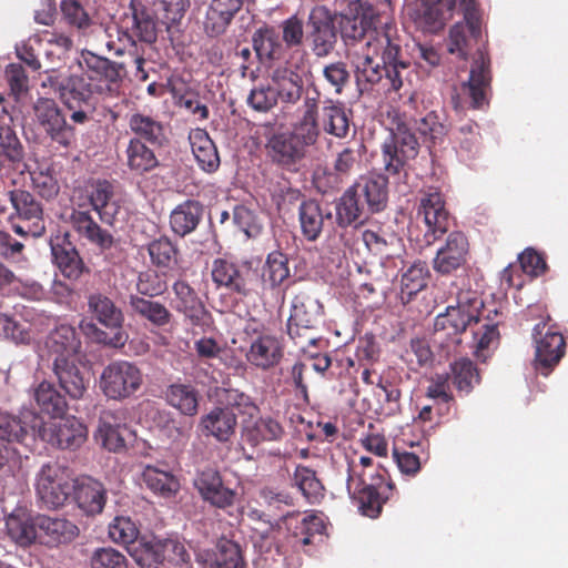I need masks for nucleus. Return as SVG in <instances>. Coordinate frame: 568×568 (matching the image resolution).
Returning <instances> with one entry per match:
<instances>
[{
  "label": "nucleus",
  "mask_w": 568,
  "mask_h": 568,
  "mask_svg": "<svg viewBox=\"0 0 568 568\" xmlns=\"http://www.w3.org/2000/svg\"><path fill=\"white\" fill-rule=\"evenodd\" d=\"M342 38L349 50L358 49L359 41L373 40L376 47H383L382 59L386 64V79L390 88L398 91L407 74L408 64L400 60V39L396 27L390 22L381 23L379 16L371 8L356 10L354 14H345L341 22Z\"/></svg>",
  "instance_id": "f257e3e1"
},
{
  "label": "nucleus",
  "mask_w": 568,
  "mask_h": 568,
  "mask_svg": "<svg viewBox=\"0 0 568 568\" xmlns=\"http://www.w3.org/2000/svg\"><path fill=\"white\" fill-rule=\"evenodd\" d=\"M458 8L464 14V21L455 23L449 30L448 51L460 58L467 55L469 33L473 38L480 34V19L475 7V0H423L422 19L429 32H437L453 17Z\"/></svg>",
  "instance_id": "f03ea898"
},
{
  "label": "nucleus",
  "mask_w": 568,
  "mask_h": 568,
  "mask_svg": "<svg viewBox=\"0 0 568 568\" xmlns=\"http://www.w3.org/2000/svg\"><path fill=\"white\" fill-rule=\"evenodd\" d=\"M480 300L474 292H462L456 305H449L446 312L438 314L434 324V342L450 352L452 346L462 343L460 335L467 327L478 323Z\"/></svg>",
  "instance_id": "7ed1b4c3"
},
{
  "label": "nucleus",
  "mask_w": 568,
  "mask_h": 568,
  "mask_svg": "<svg viewBox=\"0 0 568 568\" xmlns=\"http://www.w3.org/2000/svg\"><path fill=\"white\" fill-rule=\"evenodd\" d=\"M77 487L73 471L57 462L42 465L36 475L34 489L39 501L49 509L63 507Z\"/></svg>",
  "instance_id": "20e7f679"
},
{
  "label": "nucleus",
  "mask_w": 568,
  "mask_h": 568,
  "mask_svg": "<svg viewBox=\"0 0 568 568\" xmlns=\"http://www.w3.org/2000/svg\"><path fill=\"white\" fill-rule=\"evenodd\" d=\"M142 383V372L135 364L114 361L103 368L99 386L109 399L123 400L134 395Z\"/></svg>",
  "instance_id": "39448f33"
},
{
  "label": "nucleus",
  "mask_w": 568,
  "mask_h": 568,
  "mask_svg": "<svg viewBox=\"0 0 568 568\" xmlns=\"http://www.w3.org/2000/svg\"><path fill=\"white\" fill-rule=\"evenodd\" d=\"M418 142L405 124H397L390 130L382 144V162L390 175L399 174L408 162L418 154Z\"/></svg>",
  "instance_id": "423d86ee"
},
{
  "label": "nucleus",
  "mask_w": 568,
  "mask_h": 568,
  "mask_svg": "<svg viewBox=\"0 0 568 568\" xmlns=\"http://www.w3.org/2000/svg\"><path fill=\"white\" fill-rule=\"evenodd\" d=\"M88 305L89 311L99 323L105 327L116 329L112 336H109L93 324L87 325V328L93 331L95 341L115 348L122 347L128 341V335L121 329L124 320L121 310L114 305L111 298L101 293L91 294Z\"/></svg>",
  "instance_id": "0eeeda50"
},
{
  "label": "nucleus",
  "mask_w": 568,
  "mask_h": 568,
  "mask_svg": "<svg viewBox=\"0 0 568 568\" xmlns=\"http://www.w3.org/2000/svg\"><path fill=\"white\" fill-rule=\"evenodd\" d=\"M30 429L37 433L42 440L62 449H75L87 439V427L75 417L52 419L43 423L33 417Z\"/></svg>",
  "instance_id": "6e6552de"
},
{
  "label": "nucleus",
  "mask_w": 568,
  "mask_h": 568,
  "mask_svg": "<svg viewBox=\"0 0 568 568\" xmlns=\"http://www.w3.org/2000/svg\"><path fill=\"white\" fill-rule=\"evenodd\" d=\"M41 87L52 89L70 109L81 103H88L95 92L94 85L82 75L61 72L53 67L44 71Z\"/></svg>",
  "instance_id": "1a4fd4ad"
},
{
  "label": "nucleus",
  "mask_w": 568,
  "mask_h": 568,
  "mask_svg": "<svg viewBox=\"0 0 568 568\" xmlns=\"http://www.w3.org/2000/svg\"><path fill=\"white\" fill-rule=\"evenodd\" d=\"M306 39L316 58H326L335 49L337 31L331 11L324 6L314 7L307 18Z\"/></svg>",
  "instance_id": "9d476101"
},
{
  "label": "nucleus",
  "mask_w": 568,
  "mask_h": 568,
  "mask_svg": "<svg viewBox=\"0 0 568 568\" xmlns=\"http://www.w3.org/2000/svg\"><path fill=\"white\" fill-rule=\"evenodd\" d=\"M33 118L50 139L61 146H69L73 139V128L53 99L39 98L32 105Z\"/></svg>",
  "instance_id": "9b49d317"
},
{
  "label": "nucleus",
  "mask_w": 568,
  "mask_h": 568,
  "mask_svg": "<svg viewBox=\"0 0 568 568\" xmlns=\"http://www.w3.org/2000/svg\"><path fill=\"white\" fill-rule=\"evenodd\" d=\"M80 67L88 73L90 80L98 81L94 90L99 94L113 95L116 84L123 77V65L98 55L89 50H83L79 59Z\"/></svg>",
  "instance_id": "f8f14e48"
},
{
  "label": "nucleus",
  "mask_w": 568,
  "mask_h": 568,
  "mask_svg": "<svg viewBox=\"0 0 568 568\" xmlns=\"http://www.w3.org/2000/svg\"><path fill=\"white\" fill-rule=\"evenodd\" d=\"M130 437L124 410L108 409L101 413L94 438L102 447L114 453L121 452L125 449Z\"/></svg>",
  "instance_id": "ddd939ff"
},
{
  "label": "nucleus",
  "mask_w": 568,
  "mask_h": 568,
  "mask_svg": "<svg viewBox=\"0 0 568 568\" xmlns=\"http://www.w3.org/2000/svg\"><path fill=\"white\" fill-rule=\"evenodd\" d=\"M536 344V365L544 375L557 365L565 353V339L558 332L547 328L545 323H539L534 328Z\"/></svg>",
  "instance_id": "4468645a"
},
{
  "label": "nucleus",
  "mask_w": 568,
  "mask_h": 568,
  "mask_svg": "<svg viewBox=\"0 0 568 568\" xmlns=\"http://www.w3.org/2000/svg\"><path fill=\"white\" fill-rule=\"evenodd\" d=\"M383 47H376L373 40L366 41L361 49L349 50L347 57L355 70L356 79L358 82L365 81L367 83H377L386 72V64L383 67L374 60V57L381 52L383 54ZM382 61H384L382 59Z\"/></svg>",
  "instance_id": "2eb2a0df"
},
{
  "label": "nucleus",
  "mask_w": 568,
  "mask_h": 568,
  "mask_svg": "<svg viewBox=\"0 0 568 568\" xmlns=\"http://www.w3.org/2000/svg\"><path fill=\"white\" fill-rule=\"evenodd\" d=\"M80 339L75 329L70 325H60L54 328L45 339L48 356L52 358L53 366L60 359L63 363L80 361Z\"/></svg>",
  "instance_id": "dca6fc26"
},
{
  "label": "nucleus",
  "mask_w": 568,
  "mask_h": 568,
  "mask_svg": "<svg viewBox=\"0 0 568 568\" xmlns=\"http://www.w3.org/2000/svg\"><path fill=\"white\" fill-rule=\"evenodd\" d=\"M418 214L423 215L427 226L426 239L428 243L447 232L448 213L444 201L437 191H429L420 199Z\"/></svg>",
  "instance_id": "f3484780"
},
{
  "label": "nucleus",
  "mask_w": 568,
  "mask_h": 568,
  "mask_svg": "<svg viewBox=\"0 0 568 568\" xmlns=\"http://www.w3.org/2000/svg\"><path fill=\"white\" fill-rule=\"evenodd\" d=\"M246 1L247 0H211L203 21L204 32L209 37H217L225 33Z\"/></svg>",
  "instance_id": "a211bd4d"
},
{
  "label": "nucleus",
  "mask_w": 568,
  "mask_h": 568,
  "mask_svg": "<svg viewBox=\"0 0 568 568\" xmlns=\"http://www.w3.org/2000/svg\"><path fill=\"white\" fill-rule=\"evenodd\" d=\"M270 78L271 85L282 103L295 104L301 99L303 78L297 65H277L272 70Z\"/></svg>",
  "instance_id": "6ab92c4d"
},
{
  "label": "nucleus",
  "mask_w": 568,
  "mask_h": 568,
  "mask_svg": "<svg viewBox=\"0 0 568 568\" xmlns=\"http://www.w3.org/2000/svg\"><path fill=\"white\" fill-rule=\"evenodd\" d=\"M170 550L179 551V555L182 556L183 546L174 540L162 541L142 537L133 546L129 547L128 552L139 566L151 568L153 565L162 562Z\"/></svg>",
  "instance_id": "aec40b11"
},
{
  "label": "nucleus",
  "mask_w": 568,
  "mask_h": 568,
  "mask_svg": "<svg viewBox=\"0 0 568 568\" xmlns=\"http://www.w3.org/2000/svg\"><path fill=\"white\" fill-rule=\"evenodd\" d=\"M236 416L229 407H214L199 422L202 435L213 437L220 443L229 442L235 434Z\"/></svg>",
  "instance_id": "412c9836"
},
{
  "label": "nucleus",
  "mask_w": 568,
  "mask_h": 568,
  "mask_svg": "<svg viewBox=\"0 0 568 568\" xmlns=\"http://www.w3.org/2000/svg\"><path fill=\"white\" fill-rule=\"evenodd\" d=\"M467 252L466 236L460 232L450 233L445 245L437 251L434 270L440 274H450L465 264Z\"/></svg>",
  "instance_id": "4be33fe9"
},
{
  "label": "nucleus",
  "mask_w": 568,
  "mask_h": 568,
  "mask_svg": "<svg viewBox=\"0 0 568 568\" xmlns=\"http://www.w3.org/2000/svg\"><path fill=\"white\" fill-rule=\"evenodd\" d=\"M387 178L382 174H372L362 176L352 190L365 203L371 213L381 212L386 207L388 191Z\"/></svg>",
  "instance_id": "5701e85b"
},
{
  "label": "nucleus",
  "mask_w": 568,
  "mask_h": 568,
  "mask_svg": "<svg viewBox=\"0 0 568 568\" xmlns=\"http://www.w3.org/2000/svg\"><path fill=\"white\" fill-rule=\"evenodd\" d=\"M70 223L80 237L98 246L101 251L110 250L114 246L115 240L108 231L99 226L88 211L73 209L70 214Z\"/></svg>",
  "instance_id": "b1692460"
},
{
  "label": "nucleus",
  "mask_w": 568,
  "mask_h": 568,
  "mask_svg": "<svg viewBox=\"0 0 568 568\" xmlns=\"http://www.w3.org/2000/svg\"><path fill=\"white\" fill-rule=\"evenodd\" d=\"M283 356V348L277 337L262 334L255 337L246 353L247 362L256 368L266 371L276 366Z\"/></svg>",
  "instance_id": "393cba45"
},
{
  "label": "nucleus",
  "mask_w": 568,
  "mask_h": 568,
  "mask_svg": "<svg viewBox=\"0 0 568 568\" xmlns=\"http://www.w3.org/2000/svg\"><path fill=\"white\" fill-rule=\"evenodd\" d=\"M194 485L202 498L219 508H226L234 501V491L225 487L219 473L214 469L201 471Z\"/></svg>",
  "instance_id": "a878e982"
},
{
  "label": "nucleus",
  "mask_w": 568,
  "mask_h": 568,
  "mask_svg": "<svg viewBox=\"0 0 568 568\" xmlns=\"http://www.w3.org/2000/svg\"><path fill=\"white\" fill-rule=\"evenodd\" d=\"M266 149L273 162L288 170H295L297 163L306 155L288 132L273 134L267 141Z\"/></svg>",
  "instance_id": "bb28decb"
},
{
  "label": "nucleus",
  "mask_w": 568,
  "mask_h": 568,
  "mask_svg": "<svg viewBox=\"0 0 568 568\" xmlns=\"http://www.w3.org/2000/svg\"><path fill=\"white\" fill-rule=\"evenodd\" d=\"M174 307L183 313L193 324L204 325L207 323L209 313L194 290L184 281H176L173 284Z\"/></svg>",
  "instance_id": "cd10ccee"
},
{
  "label": "nucleus",
  "mask_w": 568,
  "mask_h": 568,
  "mask_svg": "<svg viewBox=\"0 0 568 568\" xmlns=\"http://www.w3.org/2000/svg\"><path fill=\"white\" fill-rule=\"evenodd\" d=\"M193 155L205 172H214L220 166V156L214 142L204 129H193L189 134Z\"/></svg>",
  "instance_id": "c85d7f7f"
},
{
  "label": "nucleus",
  "mask_w": 568,
  "mask_h": 568,
  "mask_svg": "<svg viewBox=\"0 0 568 568\" xmlns=\"http://www.w3.org/2000/svg\"><path fill=\"white\" fill-rule=\"evenodd\" d=\"M303 116L293 126L288 134L306 152V149L314 145L320 136L317 124V103L315 99L305 101Z\"/></svg>",
  "instance_id": "c756f323"
},
{
  "label": "nucleus",
  "mask_w": 568,
  "mask_h": 568,
  "mask_svg": "<svg viewBox=\"0 0 568 568\" xmlns=\"http://www.w3.org/2000/svg\"><path fill=\"white\" fill-rule=\"evenodd\" d=\"M7 534L19 546H29L39 537L36 521L24 509H17L6 519Z\"/></svg>",
  "instance_id": "7c9ffc66"
},
{
  "label": "nucleus",
  "mask_w": 568,
  "mask_h": 568,
  "mask_svg": "<svg viewBox=\"0 0 568 568\" xmlns=\"http://www.w3.org/2000/svg\"><path fill=\"white\" fill-rule=\"evenodd\" d=\"M89 202L100 219L113 224L120 213V205L113 195V187L106 181H98L89 192Z\"/></svg>",
  "instance_id": "2f4dec72"
},
{
  "label": "nucleus",
  "mask_w": 568,
  "mask_h": 568,
  "mask_svg": "<svg viewBox=\"0 0 568 568\" xmlns=\"http://www.w3.org/2000/svg\"><path fill=\"white\" fill-rule=\"evenodd\" d=\"M322 320L321 303L304 292L297 293L291 302V313L287 325L305 327L318 325Z\"/></svg>",
  "instance_id": "473e14b6"
},
{
  "label": "nucleus",
  "mask_w": 568,
  "mask_h": 568,
  "mask_svg": "<svg viewBox=\"0 0 568 568\" xmlns=\"http://www.w3.org/2000/svg\"><path fill=\"white\" fill-rule=\"evenodd\" d=\"M72 497L79 508L88 515L100 514L105 504V491L102 485L91 478H77Z\"/></svg>",
  "instance_id": "72a5a7b5"
},
{
  "label": "nucleus",
  "mask_w": 568,
  "mask_h": 568,
  "mask_svg": "<svg viewBox=\"0 0 568 568\" xmlns=\"http://www.w3.org/2000/svg\"><path fill=\"white\" fill-rule=\"evenodd\" d=\"M336 222L339 226H357L367 220L371 213L363 201L349 187L338 200L336 207Z\"/></svg>",
  "instance_id": "f704fd0d"
},
{
  "label": "nucleus",
  "mask_w": 568,
  "mask_h": 568,
  "mask_svg": "<svg viewBox=\"0 0 568 568\" xmlns=\"http://www.w3.org/2000/svg\"><path fill=\"white\" fill-rule=\"evenodd\" d=\"M32 397L39 409L52 419L62 417L67 410L64 397L51 382L42 381L37 384L32 388Z\"/></svg>",
  "instance_id": "c9c22d12"
},
{
  "label": "nucleus",
  "mask_w": 568,
  "mask_h": 568,
  "mask_svg": "<svg viewBox=\"0 0 568 568\" xmlns=\"http://www.w3.org/2000/svg\"><path fill=\"white\" fill-rule=\"evenodd\" d=\"M286 527L292 530L293 537L302 545L314 544L316 538L322 539L325 525L317 515L288 516L285 518Z\"/></svg>",
  "instance_id": "e433bc0d"
},
{
  "label": "nucleus",
  "mask_w": 568,
  "mask_h": 568,
  "mask_svg": "<svg viewBox=\"0 0 568 568\" xmlns=\"http://www.w3.org/2000/svg\"><path fill=\"white\" fill-rule=\"evenodd\" d=\"M80 361L63 363L62 359L53 366L54 373L61 387L74 399L82 398L87 390L89 379H87L77 366Z\"/></svg>",
  "instance_id": "4c0bfd02"
},
{
  "label": "nucleus",
  "mask_w": 568,
  "mask_h": 568,
  "mask_svg": "<svg viewBox=\"0 0 568 568\" xmlns=\"http://www.w3.org/2000/svg\"><path fill=\"white\" fill-rule=\"evenodd\" d=\"M142 480L152 493L163 498L173 497L180 489V481L171 471L153 465L143 468Z\"/></svg>",
  "instance_id": "58836bf2"
},
{
  "label": "nucleus",
  "mask_w": 568,
  "mask_h": 568,
  "mask_svg": "<svg viewBox=\"0 0 568 568\" xmlns=\"http://www.w3.org/2000/svg\"><path fill=\"white\" fill-rule=\"evenodd\" d=\"M39 537H47V542H67L79 535V528L65 518L38 517Z\"/></svg>",
  "instance_id": "ea45409f"
},
{
  "label": "nucleus",
  "mask_w": 568,
  "mask_h": 568,
  "mask_svg": "<svg viewBox=\"0 0 568 568\" xmlns=\"http://www.w3.org/2000/svg\"><path fill=\"white\" fill-rule=\"evenodd\" d=\"M202 211L201 204L196 201H186L180 204L170 216L172 231L180 236L190 234L196 229Z\"/></svg>",
  "instance_id": "a19ab883"
},
{
  "label": "nucleus",
  "mask_w": 568,
  "mask_h": 568,
  "mask_svg": "<svg viewBox=\"0 0 568 568\" xmlns=\"http://www.w3.org/2000/svg\"><path fill=\"white\" fill-rule=\"evenodd\" d=\"M151 262L159 268L169 272L183 270L180 263L178 247L168 237H160L152 241L148 246Z\"/></svg>",
  "instance_id": "79ce46f5"
},
{
  "label": "nucleus",
  "mask_w": 568,
  "mask_h": 568,
  "mask_svg": "<svg viewBox=\"0 0 568 568\" xmlns=\"http://www.w3.org/2000/svg\"><path fill=\"white\" fill-rule=\"evenodd\" d=\"M252 42L261 61L277 60L283 55V41L273 27H262L257 29L253 34Z\"/></svg>",
  "instance_id": "37998d69"
},
{
  "label": "nucleus",
  "mask_w": 568,
  "mask_h": 568,
  "mask_svg": "<svg viewBox=\"0 0 568 568\" xmlns=\"http://www.w3.org/2000/svg\"><path fill=\"white\" fill-rule=\"evenodd\" d=\"M51 250L55 264L61 273L69 280L77 281L88 271L80 254L71 243H67L65 245L52 244Z\"/></svg>",
  "instance_id": "c03bdc74"
},
{
  "label": "nucleus",
  "mask_w": 568,
  "mask_h": 568,
  "mask_svg": "<svg viewBox=\"0 0 568 568\" xmlns=\"http://www.w3.org/2000/svg\"><path fill=\"white\" fill-rule=\"evenodd\" d=\"M332 213L323 212L320 204L315 201L303 202L300 206V222L304 236L310 241H315L324 226V221L329 220Z\"/></svg>",
  "instance_id": "a18cd8bd"
},
{
  "label": "nucleus",
  "mask_w": 568,
  "mask_h": 568,
  "mask_svg": "<svg viewBox=\"0 0 568 568\" xmlns=\"http://www.w3.org/2000/svg\"><path fill=\"white\" fill-rule=\"evenodd\" d=\"M323 130L335 138L343 139L349 131V118L339 102L326 100L323 106Z\"/></svg>",
  "instance_id": "49530a36"
},
{
  "label": "nucleus",
  "mask_w": 568,
  "mask_h": 568,
  "mask_svg": "<svg viewBox=\"0 0 568 568\" xmlns=\"http://www.w3.org/2000/svg\"><path fill=\"white\" fill-rule=\"evenodd\" d=\"M283 434V427L271 417L258 418L255 422L246 423L243 428L244 440L253 446L264 440H278Z\"/></svg>",
  "instance_id": "de8ad7c7"
},
{
  "label": "nucleus",
  "mask_w": 568,
  "mask_h": 568,
  "mask_svg": "<svg viewBox=\"0 0 568 568\" xmlns=\"http://www.w3.org/2000/svg\"><path fill=\"white\" fill-rule=\"evenodd\" d=\"M168 403L185 416H194L199 409V393L190 385L174 384L165 392Z\"/></svg>",
  "instance_id": "09e8293b"
},
{
  "label": "nucleus",
  "mask_w": 568,
  "mask_h": 568,
  "mask_svg": "<svg viewBox=\"0 0 568 568\" xmlns=\"http://www.w3.org/2000/svg\"><path fill=\"white\" fill-rule=\"evenodd\" d=\"M211 273L212 280L217 286H224L236 293L245 292V281L234 263L217 258L213 262Z\"/></svg>",
  "instance_id": "8fccbe9b"
},
{
  "label": "nucleus",
  "mask_w": 568,
  "mask_h": 568,
  "mask_svg": "<svg viewBox=\"0 0 568 568\" xmlns=\"http://www.w3.org/2000/svg\"><path fill=\"white\" fill-rule=\"evenodd\" d=\"M128 124L132 133L150 143L160 144L164 139L162 123L148 114L134 112L129 116Z\"/></svg>",
  "instance_id": "3c124183"
},
{
  "label": "nucleus",
  "mask_w": 568,
  "mask_h": 568,
  "mask_svg": "<svg viewBox=\"0 0 568 568\" xmlns=\"http://www.w3.org/2000/svg\"><path fill=\"white\" fill-rule=\"evenodd\" d=\"M206 568H242L243 559L239 546L227 539L217 542L215 551L205 559Z\"/></svg>",
  "instance_id": "603ef678"
},
{
  "label": "nucleus",
  "mask_w": 568,
  "mask_h": 568,
  "mask_svg": "<svg viewBox=\"0 0 568 568\" xmlns=\"http://www.w3.org/2000/svg\"><path fill=\"white\" fill-rule=\"evenodd\" d=\"M486 72V60L483 53L470 70L469 80L464 84V89L471 98L474 108H480L485 102V88L488 84Z\"/></svg>",
  "instance_id": "864d4df0"
},
{
  "label": "nucleus",
  "mask_w": 568,
  "mask_h": 568,
  "mask_svg": "<svg viewBox=\"0 0 568 568\" xmlns=\"http://www.w3.org/2000/svg\"><path fill=\"white\" fill-rule=\"evenodd\" d=\"M128 165L138 173H144L158 165V160L151 149L140 139H132L126 148Z\"/></svg>",
  "instance_id": "5fc2aeb1"
},
{
  "label": "nucleus",
  "mask_w": 568,
  "mask_h": 568,
  "mask_svg": "<svg viewBox=\"0 0 568 568\" xmlns=\"http://www.w3.org/2000/svg\"><path fill=\"white\" fill-rule=\"evenodd\" d=\"M129 304L136 314L146 318L154 325L163 326L170 322V312L159 302L145 300L138 295H131Z\"/></svg>",
  "instance_id": "6e6d98bb"
},
{
  "label": "nucleus",
  "mask_w": 568,
  "mask_h": 568,
  "mask_svg": "<svg viewBox=\"0 0 568 568\" xmlns=\"http://www.w3.org/2000/svg\"><path fill=\"white\" fill-rule=\"evenodd\" d=\"M290 276L288 260L278 251L267 255L263 267L262 280L271 287L282 284Z\"/></svg>",
  "instance_id": "4d7b16f0"
},
{
  "label": "nucleus",
  "mask_w": 568,
  "mask_h": 568,
  "mask_svg": "<svg viewBox=\"0 0 568 568\" xmlns=\"http://www.w3.org/2000/svg\"><path fill=\"white\" fill-rule=\"evenodd\" d=\"M139 534V528L130 517L118 516L109 525L111 540L124 546L126 550L136 542Z\"/></svg>",
  "instance_id": "13d9d810"
},
{
  "label": "nucleus",
  "mask_w": 568,
  "mask_h": 568,
  "mask_svg": "<svg viewBox=\"0 0 568 568\" xmlns=\"http://www.w3.org/2000/svg\"><path fill=\"white\" fill-rule=\"evenodd\" d=\"M428 275L427 266L424 262H414L400 277L402 298L406 295L410 298L426 286Z\"/></svg>",
  "instance_id": "bf43d9fd"
},
{
  "label": "nucleus",
  "mask_w": 568,
  "mask_h": 568,
  "mask_svg": "<svg viewBox=\"0 0 568 568\" xmlns=\"http://www.w3.org/2000/svg\"><path fill=\"white\" fill-rule=\"evenodd\" d=\"M9 196L16 212L23 221H43L42 209L29 192L14 190L9 193Z\"/></svg>",
  "instance_id": "052dcab7"
},
{
  "label": "nucleus",
  "mask_w": 568,
  "mask_h": 568,
  "mask_svg": "<svg viewBox=\"0 0 568 568\" xmlns=\"http://www.w3.org/2000/svg\"><path fill=\"white\" fill-rule=\"evenodd\" d=\"M287 333L298 349L303 353H308L310 356H314V353L311 352L310 348L323 343L322 336L318 332V325L311 324L305 325V327L287 325Z\"/></svg>",
  "instance_id": "680f3d73"
},
{
  "label": "nucleus",
  "mask_w": 568,
  "mask_h": 568,
  "mask_svg": "<svg viewBox=\"0 0 568 568\" xmlns=\"http://www.w3.org/2000/svg\"><path fill=\"white\" fill-rule=\"evenodd\" d=\"M294 483L311 503H315L322 496V484L315 477V473L304 466H298L294 473Z\"/></svg>",
  "instance_id": "e2e57ef3"
},
{
  "label": "nucleus",
  "mask_w": 568,
  "mask_h": 568,
  "mask_svg": "<svg viewBox=\"0 0 568 568\" xmlns=\"http://www.w3.org/2000/svg\"><path fill=\"white\" fill-rule=\"evenodd\" d=\"M322 74L329 90L336 95L343 93L351 79L347 65L342 61H335L324 65Z\"/></svg>",
  "instance_id": "0e129e2a"
},
{
  "label": "nucleus",
  "mask_w": 568,
  "mask_h": 568,
  "mask_svg": "<svg viewBox=\"0 0 568 568\" xmlns=\"http://www.w3.org/2000/svg\"><path fill=\"white\" fill-rule=\"evenodd\" d=\"M0 335L16 344H28L32 339L30 325L0 313Z\"/></svg>",
  "instance_id": "69168bd1"
},
{
  "label": "nucleus",
  "mask_w": 568,
  "mask_h": 568,
  "mask_svg": "<svg viewBox=\"0 0 568 568\" xmlns=\"http://www.w3.org/2000/svg\"><path fill=\"white\" fill-rule=\"evenodd\" d=\"M31 181L33 187L44 199H52L59 193V184L57 179L52 175L49 165H39L31 173Z\"/></svg>",
  "instance_id": "338daca9"
},
{
  "label": "nucleus",
  "mask_w": 568,
  "mask_h": 568,
  "mask_svg": "<svg viewBox=\"0 0 568 568\" xmlns=\"http://www.w3.org/2000/svg\"><path fill=\"white\" fill-rule=\"evenodd\" d=\"M453 383L459 390L469 392L478 383V373L469 359L462 358L452 364Z\"/></svg>",
  "instance_id": "774afa93"
}]
</instances>
